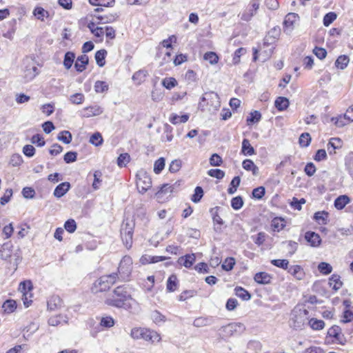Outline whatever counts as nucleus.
I'll return each instance as SVG.
<instances>
[{"instance_id": "f257e3e1", "label": "nucleus", "mask_w": 353, "mask_h": 353, "mask_svg": "<svg viewBox=\"0 0 353 353\" xmlns=\"http://www.w3.org/2000/svg\"><path fill=\"white\" fill-rule=\"evenodd\" d=\"M130 301H132V298L127 288L120 285L108 294L105 303L110 306L128 310L131 308Z\"/></svg>"}, {"instance_id": "f03ea898", "label": "nucleus", "mask_w": 353, "mask_h": 353, "mask_svg": "<svg viewBox=\"0 0 353 353\" xmlns=\"http://www.w3.org/2000/svg\"><path fill=\"white\" fill-rule=\"evenodd\" d=\"M309 312L303 307H295L290 317V325L295 330H301L309 320Z\"/></svg>"}, {"instance_id": "7ed1b4c3", "label": "nucleus", "mask_w": 353, "mask_h": 353, "mask_svg": "<svg viewBox=\"0 0 353 353\" xmlns=\"http://www.w3.org/2000/svg\"><path fill=\"white\" fill-rule=\"evenodd\" d=\"M130 336L134 339H143L152 343H159L161 341V337L157 332L142 327L132 328Z\"/></svg>"}, {"instance_id": "20e7f679", "label": "nucleus", "mask_w": 353, "mask_h": 353, "mask_svg": "<svg viewBox=\"0 0 353 353\" xmlns=\"http://www.w3.org/2000/svg\"><path fill=\"white\" fill-rule=\"evenodd\" d=\"M117 277V273H112L108 275H103L101 276L93 283L92 292L93 293H98L109 290L116 282Z\"/></svg>"}, {"instance_id": "39448f33", "label": "nucleus", "mask_w": 353, "mask_h": 353, "mask_svg": "<svg viewBox=\"0 0 353 353\" xmlns=\"http://www.w3.org/2000/svg\"><path fill=\"white\" fill-rule=\"evenodd\" d=\"M134 222L128 219H125L121 227V237L124 245L130 248L132 245V236L134 233Z\"/></svg>"}, {"instance_id": "423d86ee", "label": "nucleus", "mask_w": 353, "mask_h": 353, "mask_svg": "<svg viewBox=\"0 0 353 353\" xmlns=\"http://www.w3.org/2000/svg\"><path fill=\"white\" fill-rule=\"evenodd\" d=\"M205 102L209 106L208 110L210 112L216 111L221 106L218 94L212 91L204 93L201 97V101L199 102V106L203 108L204 104L203 103Z\"/></svg>"}, {"instance_id": "0eeeda50", "label": "nucleus", "mask_w": 353, "mask_h": 353, "mask_svg": "<svg viewBox=\"0 0 353 353\" xmlns=\"http://www.w3.org/2000/svg\"><path fill=\"white\" fill-rule=\"evenodd\" d=\"M132 261L128 256L123 257L118 267V277L122 281H127L131 274Z\"/></svg>"}, {"instance_id": "6e6552de", "label": "nucleus", "mask_w": 353, "mask_h": 353, "mask_svg": "<svg viewBox=\"0 0 353 353\" xmlns=\"http://www.w3.org/2000/svg\"><path fill=\"white\" fill-rule=\"evenodd\" d=\"M152 186V179L150 176L143 171L139 172L137 174V188L138 191L144 194Z\"/></svg>"}, {"instance_id": "1a4fd4ad", "label": "nucleus", "mask_w": 353, "mask_h": 353, "mask_svg": "<svg viewBox=\"0 0 353 353\" xmlns=\"http://www.w3.org/2000/svg\"><path fill=\"white\" fill-rule=\"evenodd\" d=\"M245 327L243 323H232L221 327L222 332L225 336H230L236 334H240L245 330Z\"/></svg>"}, {"instance_id": "9d476101", "label": "nucleus", "mask_w": 353, "mask_h": 353, "mask_svg": "<svg viewBox=\"0 0 353 353\" xmlns=\"http://www.w3.org/2000/svg\"><path fill=\"white\" fill-rule=\"evenodd\" d=\"M305 239L312 247H318L321 245V239L319 234L312 231H308L305 232Z\"/></svg>"}, {"instance_id": "9b49d317", "label": "nucleus", "mask_w": 353, "mask_h": 353, "mask_svg": "<svg viewBox=\"0 0 353 353\" xmlns=\"http://www.w3.org/2000/svg\"><path fill=\"white\" fill-rule=\"evenodd\" d=\"M103 109L99 105H94L86 107L83 109V117H91L94 116L100 115L103 113Z\"/></svg>"}, {"instance_id": "f8f14e48", "label": "nucleus", "mask_w": 353, "mask_h": 353, "mask_svg": "<svg viewBox=\"0 0 353 353\" xmlns=\"http://www.w3.org/2000/svg\"><path fill=\"white\" fill-rule=\"evenodd\" d=\"M70 188V183L69 182H63L55 188L53 195L57 198H61L69 191Z\"/></svg>"}, {"instance_id": "ddd939ff", "label": "nucleus", "mask_w": 353, "mask_h": 353, "mask_svg": "<svg viewBox=\"0 0 353 353\" xmlns=\"http://www.w3.org/2000/svg\"><path fill=\"white\" fill-rule=\"evenodd\" d=\"M89 58L87 55L83 54L79 56L74 63V68L77 72H81L86 68V65L88 64Z\"/></svg>"}, {"instance_id": "4468645a", "label": "nucleus", "mask_w": 353, "mask_h": 353, "mask_svg": "<svg viewBox=\"0 0 353 353\" xmlns=\"http://www.w3.org/2000/svg\"><path fill=\"white\" fill-rule=\"evenodd\" d=\"M167 258L165 256H151L149 254H144L140 259V262L145 265L148 263H155L159 261H163Z\"/></svg>"}, {"instance_id": "2eb2a0df", "label": "nucleus", "mask_w": 353, "mask_h": 353, "mask_svg": "<svg viewBox=\"0 0 353 353\" xmlns=\"http://www.w3.org/2000/svg\"><path fill=\"white\" fill-rule=\"evenodd\" d=\"M272 276L267 272H258L254 275V281L259 284H269L271 283Z\"/></svg>"}, {"instance_id": "dca6fc26", "label": "nucleus", "mask_w": 353, "mask_h": 353, "mask_svg": "<svg viewBox=\"0 0 353 353\" xmlns=\"http://www.w3.org/2000/svg\"><path fill=\"white\" fill-rule=\"evenodd\" d=\"M288 272L298 280H301L305 275L303 268L298 265L290 266Z\"/></svg>"}, {"instance_id": "f3484780", "label": "nucleus", "mask_w": 353, "mask_h": 353, "mask_svg": "<svg viewBox=\"0 0 353 353\" xmlns=\"http://www.w3.org/2000/svg\"><path fill=\"white\" fill-rule=\"evenodd\" d=\"M196 260V257L194 254H186L179 259L178 262L179 264L183 265L187 268H190Z\"/></svg>"}, {"instance_id": "a211bd4d", "label": "nucleus", "mask_w": 353, "mask_h": 353, "mask_svg": "<svg viewBox=\"0 0 353 353\" xmlns=\"http://www.w3.org/2000/svg\"><path fill=\"white\" fill-rule=\"evenodd\" d=\"M350 202V199L347 195H341L338 196L335 201H334V207L337 210H342L343 209L347 204H348Z\"/></svg>"}, {"instance_id": "6ab92c4d", "label": "nucleus", "mask_w": 353, "mask_h": 353, "mask_svg": "<svg viewBox=\"0 0 353 353\" xmlns=\"http://www.w3.org/2000/svg\"><path fill=\"white\" fill-rule=\"evenodd\" d=\"M63 323H68V317L62 314L51 316L48 319V324L51 326H57Z\"/></svg>"}, {"instance_id": "aec40b11", "label": "nucleus", "mask_w": 353, "mask_h": 353, "mask_svg": "<svg viewBox=\"0 0 353 353\" xmlns=\"http://www.w3.org/2000/svg\"><path fill=\"white\" fill-rule=\"evenodd\" d=\"M290 105L289 100L284 97H279L274 101L276 108L279 111L286 110Z\"/></svg>"}, {"instance_id": "412c9836", "label": "nucleus", "mask_w": 353, "mask_h": 353, "mask_svg": "<svg viewBox=\"0 0 353 353\" xmlns=\"http://www.w3.org/2000/svg\"><path fill=\"white\" fill-rule=\"evenodd\" d=\"M241 152L245 156H251L255 154L254 148L251 145L250 141L244 139L242 141Z\"/></svg>"}, {"instance_id": "4be33fe9", "label": "nucleus", "mask_w": 353, "mask_h": 353, "mask_svg": "<svg viewBox=\"0 0 353 353\" xmlns=\"http://www.w3.org/2000/svg\"><path fill=\"white\" fill-rule=\"evenodd\" d=\"M62 305V300L58 296H52L48 301V309L50 310H55L60 307Z\"/></svg>"}, {"instance_id": "5701e85b", "label": "nucleus", "mask_w": 353, "mask_h": 353, "mask_svg": "<svg viewBox=\"0 0 353 353\" xmlns=\"http://www.w3.org/2000/svg\"><path fill=\"white\" fill-rule=\"evenodd\" d=\"M329 285L334 291H337L342 287L343 283L339 275L333 274L329 279Z\"/></svg>"}, {"instance_id": "b1692460", "label": "nucleus", "mask_w": 353, "mask_h": 353, "mask_svg": "<svg viewBox=\"0 0 353 353\" xmlns=\"http://www.w3.org/2000/svg\"><path fill=\"white\" fill-rule=\"evenodd\" d=\"M106 54H107V51L104 49L99 50L96 52L94 57H95L97 64L99 67H103L105 65V59Z\"/></svg>"}, {"instance_id": "393cba45", "label": "nucleus", "mask_w": 353, "mask_h": 353, "mask_svg": "<svg viewBox=\"0 0 353 353\" xmlns=\"http://www.w3.org/2000/svg\"><path fill=\"white\" fill-rule=\"evenodd\" d=\"M2 307L6 313L10 314L16 310L17 303L12 299H8L3 303Z\"/></svg>"}, {"instance_id": "a878e982", "label": "nucleus", "mask_w": 353, "mask_h": 353, "mask_svg": "<svg viewBox=\"0 0 353 353\" xmlns=\"http://www.w3.org/2000/svg\"><path fill=\"white\" fill-rule=\"evenodd\" d=\"M150 318L157 325H159L166 321V317L158 310L152 311L150 314Z\"/></svg>"}, {"instance_id": "bb28decb", "label": "nucleus", "mask_w": 353, "mask_h": 353, "mask_svg": "<svg viewBox=\"0 0 353 353\" xmlns=\"http://www.w3.org/2000/svg\"><path fill=\"white\" fill-rule=\"evenodd\" d=\"M178 285V279L175 274L170 276L167 281V290L168 292H174Z\"/></svg>"}, {"instance_id": "cd10ccee", "label": "nucleus", "mask_w": 353, "mask_h": 353, "mask_svg": "<svg viewBox=\"0 0 353 353\" xmlns=\"http://www.w3.org/2000/svg\"><path fill=\"white\" fill-rule=\"evenodd\" d=\"M235 294L241 298L243 301H248L251 299L250 293L246 290L245 289L241 287H236L235 289Z\"/></svg>"}, {"instance_id": "c85d7f7f", "label": "nucleus", "mask_w": 353, "mask_h": 353, "mask_svg": "<svg viewBox=\"0 0 353 353\" xmlns=\"http://www.w3.org/2000/svg\"><path fill=\"white\" fill-rule=\"evenodd\" d=\"M57 139L65 144H69L72 140V135L69 131L63 130L58 134Z\"/></svg>"}, {"instance_id": "c756f323", "label": "nucleus", "mask_w": 353, "mask_h": 353, "mask_svg": "<svg viewBox=\"0 0 353 353\" xmlns=\"http://www.w3.org/2000/svg\"><path fill=\"white\" fill-rule=\"evenodd\" d=\"M75 59V54L72 52H67L64 55L63 60V65L67 69L69 70L74 62Z\"/></svg>"}, {"instance_id": "7c9ffc66", "label": "nucleus", "mask_w": 353, "mask_h": 353, "mask_svg": "<svg viewBox=\"0 0 353 353\" xmlns=\"http://www.w3.org/2000/svg\"><path fill=\"white\" fill-rule=\"evenodd\" d=\"M349 61L350 59L347 56L341 55L336 60L335 65L336 68L343 70L347 67Z\"/></svg>"}, {"instance_id": "2f4dec72", "label": "nucleus", "mask_w": 353, "mask_h": 353, "mask_svg": "<svg viewBox=\"0 0 353 353\" xmlns=\"http://www.w3.org/2000/svg\"><path fill=\"white\" fill-rule=\"evenodd\" d=\"M299 17L297 14L295 13H288L284 19L283 25L286 28H292L293 24L296 20V19Z\"/></svg>"}, {"instance_id": "473e14b6", "label": "nucleus", "mask_w": 353, "mask_h": 353, "mask_svg": "<svg viewBox=\"0 0 353 353\" xmlns=\"http://www.w3.org/2000/svg\"><path fill=\"white\" fill-rule=\"evenodd\" d=\"M256 12L257 10H254V8H252L249 4L248 8L242 13L241 19L243 21H249L256 14Z\"/></svg>"}, {"instance_id": "72a5a7b5", "label": "nucleus", "mask_w": 353, "mask_h": 353, "mask_svg": "<svg viewBox=\"0 0 353 353\" xmlns=\"http://www.w3.org/2000/svg\"><path fill=\"white\" fill-rule=\"evenodd\" d=\"M148 72L146 70H140L133 74L132 79L133 81H137L138 84H141L143 81H145Z\"/></svg>"}, {"instance_id": "f704fd0d", "label": "nucleus", "mask_w": 353, "mask_h": 353, "mask_svg": "<svg viewBox=\"0 0 353 353\" xmlns=\"http://www.w3.org/2000/svg\"><path fill=\"white\" fill-rule=\"evenodd\" d=\"M204 194L203 190L201 186H196L194 192L191 196V201L194 203H199Z\"/></svg>"}, {"instance_id": "c9c22d12", "label": "nucleus", "mask_w": 353, "mask_h": 353, "mask_svg": "<svg viewBox=\"0 0 353 353\" xmlns=\"http://www.w3.org/2000/svg\"><path fill=\"white\" fill-rule=\"evenodd\" d=\"M94 88L97 93H103L108 90L109 86L105 81H97Z\"/></svg>"}, {"instance_id": "e433bc0d", "label": "nucleus", "mask_w": 353, "mask_h": 353, "mask_svg": "<svg viewBox=\"0 0 353 353\" xmlns=\"http://www.w3.org/2000/svg\"><path fill=\"white\" fill-rule=\"evenodd\" d=\"M308 324L312 329L319 330H322L325 326V323L322 320H318L316 319H311L308 321Z\"/></svg>"}, {"instance_id": "4c0bfd02", "label": "nucleus", "mask_w": 353, "mask_h": 353, "mask_svg": "<svg viewBox=\"0 0 353 353\" xmlns=\"http://www.w3.org/2000/svg\"><path fill=\"white\" fill-rule=\"evenodd\" d=\"M241 183V178L239 176H234L230 182V187L228 189L229 194H233L236 192L237 188Z\"/></svg>"}, {"instance_id": "58836bf2", "label": "nucleus", "mask_w": 353, "mask_h": 353, "mask_svg": "<svg viewBox=\"0 0 353 353\" xmlns=\"http://www.w3.org/2000/svg\"><path fill=\"white\" fill-rule=\"evenodd\" d=\"M271 263L285 270H288L290 267L289 261L287 259H273L271 261Z\"/></svg>"}, {"instance_id": "ea45409f", "label": "nucleus", "mask_w": 353, "mask_h": 353, "mask_svg": "<svg viewBox=\"0 0 353 353\" xmlns=\"http://www.w3.org/2000/svg\"><path fill=\"white\" fill-rule=\"evenodd\" d=\"M85 100V96L82 93H75L71 95L69 98V101L72 104L79 105L83 103Z\"/></svg>"}, {"instance_id": "a19ab883", "label": "nucleus", "mask_w": 353, "mask_h": 353, "mask_svg": "<svg viewBox=\"0 0 353 353\" xmlns=\"http://www.w3.org/2000/svg\"><path fill=\"white\" fill-rule=\"evenodd\" d=\"M0 255L3 260H8L11 256V250L9 244L5 243L1 246Z\"/></svg>"}, {"instance_id": "79ce46f5", "label": "nucleus", "mask_w": 353, "mask_h": 353, "mask_svg": "<svg viewBox=\"0 0 353 353\" xmlns=\"http://www.w3.org/2000/svg\"><path fill=\"white\" fill-rule=\"evenodd\" d=\"M328 217V212L325 211L316 212L314 213V219L323 224H326V220Z\"/></svg>"}, {"instance_id": "37998d69", "label": "nucleus", "mask_w": 353, "mask_h": 353, "mask_svg": "<svg viewBox=\"0 0 353 353\" xmlns=\"http://www.w3.org/2000/svg\"><path fill=\"white\" fill-rule=\"evenodd\" d=\"M162 85L165 88L170 90L177 85V81L174 77H166L162 80Z\"/></svg>"}, {"instance_id": "c03bdc74", "label": "nucleus", "mask_w": 353, "mask_h": 353, "mask_svg": "<svg viewBox=\"0 0 353 353\" xmlns=\"http://www.w3.org/2000/svg\"><path fill=\"white\" fill-rule=\"evenodd\" d=\"M235 265V260L233 257H228L223 261L221 267L225 271H230Z\"/></svg>"}, {"instance_id": "a18cd8bd", "label": "nucleus", "mask_w": 353, "mask_h": 353, "mask_svg": "<svg viewBox=\"0 0 353 353\" xmlns=\"http://www.w3.org/2000/svg\"><path fill=\"white\" fill-rule=\"evenodd\" d=\"M33 14L38 19L41 21H43L44 17H47L48 16V12L45 10L41 7L35 8L33 11Z\"/></svg>"}, {"instance_id": "49530a36", "label": "nucleus", "mask_w": 353, "mask_h": 353, "mask_svg": "<svg viewBox=\"0 0 353 353\" xmlns=\"http://www.w3.org/2000/svg\"><path fill=\"white\" fill-rule=\"evenodd\" d=\"M341 332V327L338 325H334L328 330L327 334L330 336L333 337L335 339L339 341L340 339Z\"/></svg>"}, {"instance_id": "de8ad7c7", "label": "nucleus", "mask_w": 353, "mask_h": 353, "mask_svg": "<svg viewBox=\"0 0 353 353\" xmlns=\"http://www.w3.org/2000/svg\"><path fill=\"white\" fill-rule=\"evenodd\" d=\"M299 144L301 147H307L311 142V137L309 133H302L299 137Z\"/></svg>"}, {"instance_id": "09e8293b", "label": "nucleus", "mask_w": 353, "mask_h": 353, "mask_svg": "<svg viewBox=\"0 0 353 353\" xmlns=\"http://www.w3.org/2000/svg\"><path fill=\"white\" fill-rule=\"evenodd\" d=\"M261 119V114L260 112L257 110H254L251 112L250 114V117L247 119V123L249 125L250 123H254L259 122Z\"/></svg>"}, {"instance_id": "8fccbe9b", "label": "nucleus", "mask_w": 353, "mask_h": 353, "mask_svg": "<svg viewBox=\"0 0 353 353\" xmlns=\"http://www.w3.org/2000/svg\"><path fill=\"white\" fill-rule=\"evenodd\" d=\"M130 157L128 153L121 154L117 159V165L120 168L125 167L130 161Z\"/></svg>"}, {"instance_id": "3c124183", "label": "nucleus", "mask_w": 353, "mask_h": 353, "mask_svg": "<svg viewBox=\"0 0 353 353\" xmlns=\"http://www.w3.org/2000/svg\"><path fill=\"white\" fill-rule=\"evenodd\" d=\"M285 226L284 220L280 218H274L272 221V227L274 231H280Z\"/></svg>"}, {"instance_id": "603ef678", "label": "nucleus", "mask_w": 353, "mask_h": 353, "mask_svg": "<svg viewBox=\"0 0 353 353\" xmlns=\"http://www.w3.org/2000/svg\"><path fill=\"white\" fill-rule=\"evenodd\" d=\"M165 159L163 157H160L158 159L154 164V172L156 174H159L165 167Z\"/></svg>"}, {"instance_id": "864d4df0", "label": "nucleus", "mask_w": 353, "mask_h": 353, "mask_svg": "<svg viewBox=\"0 0 353 353\" xmlns=\"http://www.w3.org/2000/svg\"><path fill=\"white\" fill-rule=\"evenodd\" d=\"M174 192V185H171L170 184L166 183L163 184L160 190L157 192V196H159L161 194L172 193Z\"/></svg>"}, {"instance_id": "5fc2aeb1", "label": "nucleus", "mask_w": 353, "mask_h": 353, "mask_svg": "<svg viewBox=\"0 0 353 353\" xmlns=\"http://www.w3.org/2000/svg\"><path fill=\"white\" fill-rule=\"evenodd\" d=\"M337 17L334 12L327 13L323 17V25L326 27L329 26Z\"/></svg>"}, {"instance_id": "6e6d98bb", "label": "nucleus", "mask_w": 353, "mask_h": 353, "mask_svg": "<svg viewBox=\"0 0 353 353\" xmlns=\"http://www.w3.org/2000/svg\"><path fill=\"white\" fill-rule=\"evenodd\" d=\"M318 269L323 274H329L332 271V267L327 263L321 262L318 265Z\"/></svg>"}, {"instance_id": "4d7b16f0", "label": "nucleus", "mask_w": 353, "mask_h": 353, "mask_svg": "<svg viewBox=\"0 0 353 353\" xmlns=\"http://www.w3.org/2000/svg\"><path fill=\"white\" fill-rule=\"evenodd\" d=\"M203 59L212 65L216 63L219 61V57L214 52H206L203 56Z\"/></svg>"}, {"instance_id": "13d9d810", "label": "nucleus", "mask_w": 353, "mask_h": 353, "mask_svg": "<svg viewBox=\"0 0 353 353\" xmlns=\"http://www.w3.org/2000/svg\"><path fill=\"white\" fill-rule=\"evenodd\" d=\"M90 142L95 146H99L103 143V138L99 132H95L90 137Z\"/></svg>"}, {"instance_id": "bf43d9fd", "label": "nucleus", "mask_w": 353, "mask_h": 353, "mask_svg": "<svg viewBox=\"0 0 353 353\" xmlns=\"http://www.w3.org/2000/svg\"><path fill=\"white\" fill-rule=\"evenodd\" d=\"M243 205V201L241 196H238L234 197L231 200V206L234 210H239Z\"/></svg>"}, {"instance_id": "052dcab7", "label": "nucleus", "mask_w": 353, "mask_h": 353, "mask_svg": "<svg viewBox=\"0 0 353 353\" xmlns=\"http://www.w3.org/2000/svg\"><path fill=\"white\" fill-rule=\"evenodd\" d=\"M219 209V207L213 208H212L210 210V212H211V214L212 215L213 222L214 223H217V224H219V225H223V221L221 218V216L219 215V213H218Z\"/></svg>"}, {"instance_id": "680f3d73", "label": "nucleus", "mask_w": 353, "mask_h": 353, "mask_svg": "<svg viewBox=\"0 0 353 353\" xmlns=\"http://www.w3.org/2000/svg\"><path fill=\"white\" fill-rule=\"evenodd\" d=\"M265 193V189L263 186H259L252 190V197L256 199H261Z\"/></svg>"}, {"instance_id": "e2e57ef3", "label": "nucleus", "mask_w": 353, "mask_h": 353, "mask_svg": "<svg viewBox=\"0 0 353 353\" xmlns=\"http://www.w3.org/2000/svg\"><path fill=\"white\" fill-rule=\"evenodd\" d=\"M64 228L68 232L73 233L77 229L76 221L72 219L67 220L65 222Z\"/></svg>"}, {"instance_id": "0e129e2a", "label": "nucleus", "mask_w": 353, "mask_h": 353, "mask_svg": "<svg viewBox=\"0 0 353 353\" xmlns=\"http://www.w3.org/2000/svg\"><path fill=\"white\" fill-rule=\"evenodd\" d=\"M246 52V49L244 48H238L234 54L232 62L233 64L236 65L240 62L241 57Z\"/></svg>"}, {"instance_id": "69168bd1", "label": "nucleus", "mask_w": 353, "mask_h": 353, "mask_svg": "<svg viewBox=\"0 0 353 353\" xmlns=\"http://www.w3.org/2000/svg\"><path fill=\"white\" fill-rule=\"evenodd\" d=\"M182 165V162L180 159L173 160L169 166V170L172 173H175L178 172Z\"/></svg>"}, {"instance_id": "338daca9", "label": "nucleus", "mask_w": 353, "mask_h": 353, "mask_svg": "<svg viewBox=\"0 0 353 353\" xmlns=\"http://www.w3.org/2000/svg\"><path fill=\"white\" fill-rule=\"evenodd\" d=\"M77 153L76 152L70 151L65 154L63 160L66 163H71L77 161Z\"/></svg>"}, {"instance_id": "774afa93", "label": "nucleus", "mask_w": 353, "mask_h": 353, "mask_svg": "<svg viewBox=\"0 0 353 353\" xmlns=\"http://www.w3.org/2000/svg\"><path fill=\"white\" fill-rule=\"evenodd\" d=\"M266 234L263 232H259L256 237L252 236L254 242L257 245L260 246L263 245L266 239Z\"/></svg>"}]
</instances>
